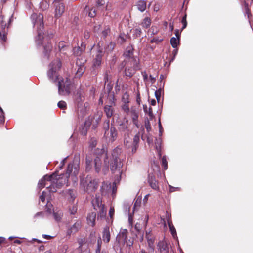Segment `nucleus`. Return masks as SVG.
I'll use <instances>...</instances> for the list:
<instances>
[{"mask_svg": "<svg viewBox=\"0 0 253 253\" xmlns=\"http://www.w3.org/2000/svg\"><path fill=\"white\" fill-rule=\"evenodd\" d=\"M79 170V162L77 160H75L72 163L68 165L65 175L57 178L55 174L50 175V176H52V177L50 181V184L47 187V189L50 192H56L58 189L61 188L64 184H67L68 185V178L70 176L72 180L76 182Z\"/></svg>", "mask_w": 253, "mask_h": 253, "instance_id": "nucleus-1", "label": "nucleus"}, {"mask_svg": "<svg viewBox=\"0 0 253 253\" xmlns=\"http://www.w3.org/2000/svg\"><path fill=\"white\" fill-rule=\"evenodd\" d=\"M61 67V63L59 59L54 60L49 66L47 76L48 79L53 82L58 81L59 94L61 95H67L70 93L71 81L68 78L61 79L59 77L58 71Z\"/></svg>", "mask_w": 253, "mask_h": 253, "instance_id": "nucleus-2", "label": "nucleus"}, {"mask_svg": "<svg viewBox=\"0 0 253 253\" xmlns=\"http://www.w3.org/2000/svg\"><path fill=\"white\" fill-rule=\"evenodd\" d=\"M121 149L116 148L113 150L110 158H109L106 153L102 154L104 156L103 171L105 173L108 171L109 165L113 172L115 173L116 171H118L119 174L121 173L120 169L122 167L123 164L119 157Z\"/></svg>", "mask_w": 253, "mask_h": 253, "instance_id": "nucleus-3", "label": "nucleus"}, {"mask_svg": "<svg viewBox=\"0 0 253 253\" xmlns=\"http://www.w3.org/2000/svg\"><path fill=\"white\" fill-rule=\"evenodd\" d=\"M98 181L89 175L81 178L80 187L88 194L94 192L97 188Z\"/></svg>", "mask_w": 253, "mask_h": 253, "instance_id": "nucleus-4", "label": "nucleus"}, {"mask_svg": "<svg viewBox=\"0 0 253 253\" xmlns=\"http://www.w3.org/2000/svg\"><path fill=\"white\" fill-rule=\"evenodd\" d=\"M31 20L33 26L36 27L38 39L36 38V42L38 45H41V38L42 37V29L43 28V16L42 14L33 13L31 15Z\"/></svg>", "mask_w": 253, "mask_h": 253, "instance_id": "nucleus-5", "label": "nucleus"}, {"mask_svg": "<svg viewBox=\"0 0 253 253\" xmlns=\"http://www.w3.org/2000/svg\"><path fill=\"white\" fill-rule=\"evenodd\" d=\"M101 113L99 112H97L92 116H89L84 122V126L81 132L82 134H86L88 129L91 125H92V127L95 128L101 120Z\"/></svg>", "mask_w": 253, "mask_h": 253, "instance_id": "nucleus-6", "label": "nucleus"}, {"mask_svg": "<svg viewBox=\"0 0 253 253\" xmlns=\"http://www.w3.org/2000/svg\"><path fill=\"white\" fill-rule=\"evenodd\" d=\"M105 130L104 136L109 140V142H114L117 137L118 133L116 128L112 125L109 126V121H107L104 124Z\"/></svg>", "mask_w": 253, "mask_h": 253, "instance_id": "nucleus-7", "label": "nucleus"}, {"mask_svg": "<svg viewBox=\"0 0 253 253\" xmlns=\"http://www.w3.org/2000/svg\"><path fill=\"white\" fill-rule=\"evenodd\" d=\"M8 19L3 16H0V42L3 44L7 40V30L6 29Z\"/></svg>", "mask_w": 253, "mask_h": 253, "instance_id": "nucleus-8", "label": "nucleus"}, {"mask_svg": "<svg viewBox=\"0 0 253 253\" xmlns=\"http://www.w3.org/2000/svg\"><path fill=\"white\" fill-rule=\"evenodd\" d=\"M139 69V66L136 59H132L128 63V65L125 69V75L131 77H132L136 70Z\"/></svg>", "mask_w": 253, "mask_h": 253, "instance_id": "nucleus-9", "label": "nucleus"}, {"mask_svg": "<svg viewBox=\"0 0 253 253\" xmlns=\"http://www.w3.org/2000/svg\"><path fill=\"white\" fill-rule=\"evenodd\" d=\"M101 43L99 42L98 44V49L97 50L95 57L93 61V67L96 68L100 66L101 64L102 58L103 56V48L101 47Z\"/></svg>", "mask_w": 253, "mask_h": 253, "instance_id": "nucleus-10", "label": "nucleus"}, {"mask_svg": "<svg viewBox=\"0 0 253 253\" xmlns=\"http://www.w3.org/2000/svg\"><path fill=\"white\" fill-rule=\"evenodd\" d=\"M139 112V111L138 108L135 106L131 107L130 110L129 111V114L132 118V122L133 124L137 126V128L139 127L138 120Z\"/></svg>", "mask_w": 253, "mask_h": 253, "instance_id": "nucleus-11", "label": "nucleus"}, {"mask_svg": "<svg viewBox=\"0 0 253 253\" xmlns=\"http://www.w3.org/2000/svg\"><path fill=\"white\" fill-rule=\"evenodd\" d=\"M54 2V6H55V16L56 18H59L64 13L65 6L64 4L61 2L55 1Z\"/></svg>", "mask_w": 253, "mask_h": 253, "instance_id": "nucleus-12", "label": "nucleus"}, {"mask_svg": "<svg viewBox=\"0 0 253 253\" xmlns=\"http://www.w3.org/2000/svg\"><path fill=\"white\" fill-rule=\"evenodd\" d=\"M52 176L46 175H44L39 181L38 184V186L39 188H42L45 186H49L50 184V181L52 179Z\"/></svg>", "mask_w": 253, "mask_h": 253, "instance_id": "nucleus-13", "label": "nucleus"}, {"mask_svg": "<svg viewBox=\"0 0 253 253\" xmlns=\"http://www.w3.org/2000/svg\"><path fill=\"white\" fill-rule=\"evenodd\" d=\"M85 61L84 60V62H82L80 59H78L76 61V65L78 67L77 72L76 73V77L80 78L84 73L85 68L84 65V63Z\"/></svg>", "mask_w": 253, "mask_h": 253, "instance_id": "nucleus-14", "label": "nucleus"}, {"mask_svg": "<svg viewBox=\"0 0 253 253\" xmlns=\"http://www.w3.org/2000/svg\"><path fill=\"white\" fill-rule=\"evenodd\" d=\"M127 230L122 229L117 236L116 240L119 244H124L127 239Z\"/></svg>", "mask_w": 253, "mask_h": 253, "instance_id": "nucleus-15", "label": "nucleus"}, {"mask_svg": "<svg viewBox=\"0 0 253 253\" xmlns=\"http://www.w3.org/2000/svg\"><path fill=\"white\" fill-rule=\"evenodd\" d=\"M158 249L160 253H169V247L165 241H160L158 244Z\"/></svg>", "mask_w": 253, "mask_h": 253, "instance_id": "nucleus-16", "label": "nucleus"}, {"mask_svg": "<svg viewBox=\"0 0 253 253\" xmlns=\"http://www.w3.org/2000/svg\"><path fill=\"white\" fill-rule=\"evenodd\" d=\"M81 226H82L81 221L80 220H78L71 227L70 229H69L68 231V232H67L68 234H71L72 233L77 232L81 228Z\"/></svg>", "mask_w": 253, "mask_h": 253, "instance_id": "nucleus-17", "label": "nucleus"}, {"mask_svg": "<svg viewBox=\"0 0 253 253\" xmlns=\"http://www.w3.org/2000/svg\"><path fill=\"white\" fill-rule=\"evenodd\" d=\"M92 203L94 207V209L96 211H97L98 209L100 207L104 206V205L102 204L101 199L99 196H96L95 198L92 200Z\"/></svg>", "mask_w": 253, "mask_h": 253, "instance_id": "nucleus-18", "label": "nucleus"}, {"mask_svg": "<svg viewBox=\"0 0 253 253\" xmlns=\"http://www.w3.org/2000/svg\"><path fill=\"white\" fill-rule=\"evenodd\" d=\"M102 238L104 242L108 243L110 240V232L108 226L104 227L103 231Z\"/></svg>", "mask_w": 253, "mask_h": 253, "instance_id": "nucleus-19", "label": "nucleus"}, {"mask_svg": "<svg viewBox=\"0 0 253 253\" xmlns=\"http://www.w3.org/2000/svg\"><path fill=\"white\" fill-rule=\"evenodd\" d=\"M146 237L147 239V242L148 244V246L150 249V252H154V239L151 235H150V233H148L146 232Z\"/></svg>", "mask_w": 253, "mask_h": 253, "instance_id": "nucleus-20", "label": "nucleus"}, {"mask_svg": "<svg viewBox=\"0 0 253 253\" xmlns=\"http://www.w3.org/2000/svg\"><path fill=\"white\" fill-rule=\"evenodd\" d=\"M96 213L95 212H91L89 213L87 217V223L91 226H93L95 225Z\"/></svg>", "mask_w": 253, "mask_h": 253, "instance_id": "nucleus-21", "label": "nucleus"}, {"mask_svg": "<svg viewBox=\"0 0 253 253\" xmlns=\"http://www.w3.org/2000/svg\"><path fill=\"white\" fill-rule=\"evenodd\" d=\"M93 163L94 164V167L96 172L98 173L101 169V158L97 156L94 160Z\"/></svg>", "mask_w": 253, "mask_h": 253, "instance_id": "nucleus-22", "label": "nucleus"}, {"mask_svg": "<svg viewBox=\"0 0 253 253\" xmlns=\"http://www.w3.org/2000/svg\"><path fill=\"white\" fill-rule=\"evenodd\" d=\"M149 183L151 187L152 188L155 190H159V188L158 186V181L155 179V178H154L152 176H151L149 177Z\"/></svg>", "mask_w": 253, "mask_h": 253, "instance_id": "nucleus-23", "label": "nucleus"}, {"mask_svg": "<svg viewBox=\"0 0 253 253\" xmlns=\"http://www.w3.org/2000/svg\"><path fill=\"white\" fill-rule=\"evenodd\" d=\"M66 195L70 200L73 201L76 197L77 192L75 190L69 189L66 191Z\"/></svg>", "mask_w": 253, "mask_h": 253, "instance_id": "nucleus-24", "label": "nucleus"}, {"mask_svg": "<svg viewBox=\"0 0 253 253\" xmlns=\"http://www.w3.org/2000/svg\"><path fill=\"white\" fill-rule=\"evenodd\" d=\"M98 218L104 219L106 215V209H105L104 206L98 209Z\"/></svg>", "mask_w": 253, "mask_h": 253, "instance_id": "nucleus-25", "label": "nucleus"}, {"mask_svg": "<svg viewBox=\"0 0 253 253\" xmlns=\"http://www.w3.org/2000/svg\"><path fill=\"white\" fill-rule=\"evenodd\" d=\"M92 158L89 156H86L85 159L86 170L89 171L92 168Z\"/></svg>", "mask_w": 253, "mask_h": 253, "instance_id": "nucleus-26", "label": "nucleus"}, {"mask_svg": "<svg viewBox=\"0 0 253 253\" xmlns=\"http://www.w3.org/2000/svg\"><path fill=\"white\" fill-rule=\"evenodd\" d=\"M137 6L139 11L143 12L146 8V2L144 0H140L137 2Z\"/></svg>", "mask_w": 253, "mask_h": 253, "instance_id": "nucleus-27", "label": "nucleus"}, {"mask_svg": "<svg viewBox=\"0 0 253 253\" xmlns=\"http://www.w3.org/2000/svg\"><path fill=\"white\" fill-rule=\"evenodd\" d=\"M128 123L127 121L123 122L119 125L118 127L119 130L120 132H125V133L128 131Z\"/></svg>", "mask_w": 253, "mask_h": 253, "instance_id": "nucleus-28", "label": "nucleus"}, {"mask_svg": "<svg viewBox=\"0 0 253 253\" xmlns=\"http://www.w3.org/2000/svg\"><path fill=\"white\" fill-rule=\"evenodd\" d=\"M155 148L158 152V154L159 157L161 156V140L160 138H156L155 139Z\"/></svg>", "mask_w": 253, "mask_h": 253, "instance_id": "nucleus-29", "label": "nucleus"}, {"mask_svg": "<svg viewBox=\"0 0 253 253\" xmlns=\"http://www.w3.org/2000/svg\"><path fill=\"white\" fill-rule=\"evenodd\" d=\"M143 108L144 112L148 114L150 119L152 120L154 117L152 108H148L146 105H143Z\"/></svg>", "mask_w": 253, "mask_h": 253, "instance_id": "nucleus-30", "label": "nucleus"}, {"mask_svg": "<svg viewBox=\"0 0 253 253\" xmlns=\"http://www.w3.org/2000/svg\"><path fill=\"white\" fill-rule=\"evenodd\" d=\"M104 111L108 118L111 117L113 115V109L111 106L106 105L104 107Z\"/></svg>", "mask_w": 253, "mask_h": 253, "instance_id": "nucleus-31", "label": "nucleus"}, {"mask_svg": "<svg viewBox=\"0 0 253 253\" xmlns=\"http://www.w3.org/2000/svg\"><path fill=\"white\" fill-rule=\"evenodd\" d=\"M115 43L113 42H109L105 47V49L107 53L111 52L114 48Z\"/></svg>", "mask_w": 253, "mask_h": 253, "instance_id": "nucleus-32", "label": "nucleus"}, {"mask_svg": "<svg viewBox=\"0 0 253 253\" xmlns=\"http://www.w3.org/2000/svg\"><path fill=\"white\" fill-rule=\"evenodd\" d=\"M180 39H177L175 37H172L170 39V43L173 48L177 47L179 43Z\"/></svg>", "mask_w": 253, "mask_h": 253, "instance_id": "nucleus-33", "label": "nucleus"}, {"mask_svg": "<svg viewBox=\"0 0 253 253\" xmlns=\"http://www.w3.org/2000/svg\"><path fill=\"white\" fill-rule=\"evenodd\" d=\"M52 45L50 42H48L47 44H43L44 52L47 55L52 49Z\"/></svg>", "mask_w": 253, "mask_h": 253, "instance_id": "nucleus-34", "label": "nucleus"}, {"mask_svg": "<svg viewBox=\"0 0 253 253\" xmlns=\"http://www.w3.org/2000/svg\"><path fill=\"white\" fill-rule=\"evenodd\" d=\"M63 214L61 211H58L57 212H54L53 213V216L55 220L56 221H59L61 219Z\"/></svg>", "mask_w": 253, "mask_h": 253, "instance_id": "nucleus-35", "label": "nucleus"}, {"mask_svg": "<svg viewBox=\"0 0 253 253\" xmlns=\"http://www.w3.org/2000/svg\"><path fill=\"white\" fill-rule=\"evenodd\" d=\"M151 24V19L150 18L146 17L144 19L142 25L143 27L147 28Z\"/></svg>", "mask_w": 253, "mask_h": 253, "instance_id": "nucleus-36", "label": "nucleus"}, {"mask_svg": "<svg viewBox=\"0 0 253 253\" xmlns=\"http://www.w3.org/2000/svg\"><path fill=\"white\" fill-rule=\"evenodd\" d=\"M133 48L132 47H128L126 50V51L124 53V55L126 57H130L133 54Z\"/></svg>", "mask_w": 253, "mask_h": 253, "instance_id": "nucleus-37", "label": "nucleus"}, {"mask_svg": "<svg viewBox=\"0 0 253 253\" xmlns=\"http://www.w3.org/2000/svg\"><path fill=\"white\" fill-rule=\"evenodd\" d=\"M133 36L135 38L139 37L142 33L141 29L140 28L135 29L133 31Z\"/></svg>", "mask_w": 253, "mask_h": 253, "instance_id": "nucleus-38", "label": "nucleus"}, {"mask_svg": "<svg viewBox=\"0 0 253 253\" xmlns=\"http://www.w3.org/2000/svg\"><path fill=\"white\" fill-rule=\"evenodd\" d=\"M162 165L165 170L168 168V163L166 156H163L162 158Z\"/></svg>", "mask_w": 253, "mask_h": 253, "instance_id": "nucleus-39", "label": "nucleus"}, {"mask_svg": "<svg viewBox=\"0 0 253 253\" xmlns=\"http://www.w3.org/2000/svg\"><path fill=\"white\" fill-rule=\"evenodd\" d=\"M58 107L61 109H65L67 107V104L64 101H60L58 103Z\"/></svg>", "mask_w": 253, "mask_h": 253, "instance_id": "nucleus-40", "label": "nucleus"}, {"mask_svg": "<svg viewBox=\"0 0 253 253\" xmlns=\"http://www.w3.org/2000/svg\"><path fill=\"white\" fill-rule=\"evenodd\" d=\"M82 50H81L80 47L79 46L75 47L73 49L74 54L76 56H80L82 53Z\"/></svg>", "mask_w": 253, "mask_h": 253, "instance_id": "nucleus-41", "label": "nucleus"}, {"mask_svg": "<svg viewBox=\"0 0 253 253\" xmlns=\"http://www.w3.org/2000/svg\"><path fill=\"white\" fill-rule=\"evenodd\" d=\"M77 210V207L75 205H73L69 208V211L71 215H74L76 213Z\"/></svg>", "mask_w": 253, "mask_h": 253, "instance_id": "nucleus-42", "label": "nucleus"}, {"mask_svg": "<svg viewBox=\"0 0 253 253\" xmlns=\"http://www.w3.org/2000/svg\"><path fill=\"white\" fill-rule=\"evenodd\" d=\"M110 29L108 27H106L104 30L102 32V36L105 38L110 33Z\"/></svg>", "mask_w": 253, "mask_h": 253, "instance_id": "nucleus-43", "label": "nucleus"}, {"mask_svg": "<svg viewBox=\"0 0 253 253\" xmlns=\"http://www.w3.org/2000/svg\"><path fill=\"white\" fill-rule=\"evenodd\" d=\"M145 127L148 132L151 130V125L148 119L145 121Z\"/></svg>", "mask_w": 253, "mask_h": 253, "instance_id": "nucleus-44", "label": "nucleus"}, {"mask_svg": "<svg viewBox=\"0 0 253 253\" xmlns=\"http://www.w3.org/2000/svg\"><path fill=\"white\" fill-rule=\"evenodd\" d=\"M97 145V141L94 138H92L90 141V147L93 148L96 147Z\"/></svg>", "mask_w": 253, "mask_h": 253, "instance_id": "nucleus-45", "label": "nucleus"}, {"mask_svg": "<svg viewBox=\"0 0 253 253\" xmlns=\"http://www.w3.org/2000/svg\"><path fill=\"white\" fill-rule=\"evenodd\" d=\"M168 224L171 233L172 235L174 236L175 235H176V230L174 226L170 222H169Z\"/></svg>", "mask_w": 253, "mask_h": 253, "instance_id": "nucleus-46", "label": "nucleus"}, {"mask_svg": "<svg viewBox=\"0 0 253 253\" xmlns=\"http://www.w3.org/2000/svg\"><path fill=\"white\" fill-rule=\"evenodd\" d=\"M155 97L159 102L161 95V90L160 89L156 90L155 92Z\"/></svg>", "mask_w": 253, "mask_h": 253, "instance_id": "nucleus-47", "label": "nucleus"}, {"mask_svg": "<svg viewBox=\"0 0 253 253\" xmlns=\"http://www.w3.org/2000/svg\"><path fill=\"white\" fill-rule=\"evenodd\" d=\"M139 140V135L137 134L133 138V144L138 145Z\"/></svg>", "mask_w": 253, "mask_h": 253, "instance_id": "nucleus-48", "label": "nucleus"}, {"mask_svg": "<svg viewBox=\"0 0 253 253\" xmlns=\"http://www.w3.org/2000/svg\"><path fill=\"white\" fill-rule=\"evenodd\" d=\"M101 238H99L97 241V249L96 250V253H100V251L101 250Z\"/></svg>", "mask_w": 253, "mask_h": 253, "instance_id": "nucleus-49", "label": "nucleus"}, {"mask_svg": "<svg viewBox=\"0 0 253 253\" xmlns=\"http://www.w3.org/2000/svg\"><path fill=\"white\" fill-rule=\"evenodd\" d=\"M181 22L183 24V26L182 28V30H183L184 28H185L187 26L186 15H185V16L182 18Z\"/></svg>", "mask_w": 253, "mask_h": 253, "instance_id": "nucleus-50", "label": "nucleus"}, {"mask_svg": "<svg viewBox=\"0 0 253 253\" xmlns=\"http://www.w3.org/2000/svg\"><path fill=\"white\" fill-rule=\"evenodd\" d=\"M104 81L105 82V84H106L109 81V76H108V71H106L104 75Z\"/></svg>", "mask_w": 253, "mask_h": 253, "instance_id": "nucleus-51", "label": "nucleus"}, {"mask_svg": "<svg viewBox=\"0 0 253 253\" xmlns=\"http://www.w3.org/2000/svg\"><path fill=\"white\" fill-rule=\"evenodd\" d=\"M101 27V26L100 24L95 25L94 27V32L96 33H98L99 31H100Z\"/></svg>", "mask_w": 253, "mask_h": 253, "instance_id": "nucleus-52", "label": "nucleus"}, {"mask_svg": "<svg viewBox=\"0 0 253 253\" xmlns=\"http://www.w3.org/2000/svg\"><path fill=\"white\" fill-rule=\"evenodd\" d=\"M88 15L90 17H94L96 15V11L95 9H91L89 12Z\"/></svg>", "mask_w": 253, "mask_h": 253, "instance_id": "nucleus-53", "label": "nucleus"}, {"mask_svg": "<svg viewBox=\"0 0 253 253\" xmlns=\"http://www.w3.org/2000/svg\"><path fill=\"white\" fill-rule=\"evenodd\" d=\"M48 6L49 5L46 1H43L41 3V7L42 9H46Z\"/></svg>", "mask_w": 253, "mask_h": 253, "instance_id": "nucleus-54", "label": "nucleus"}, {"mask_svg": "<svg viewBox=\"0 0 253 253\" xmlns=\"http://www.w3.org/2000/svg\"><path fill=\"white\" fill-rule=\"evenodd\" d=\"M162 41V39H159L158 38H153L151 41V42L152 43H154V42H155V43H159L161 41Z\"/></svg>", "mask_w": 253, "mask_h": 253, "instance_id": "nucleus-55", "label": "nucleus"}, {"mask_svg": "<svg viewBox=\"0 0 253 253\" xmlns=\"http://www.w3.org/2000/svg\"><path fill=\"white\" fill-rule=\"evenodd\" d=\"M123 110L126 112V113H128V112H129V107L128 106V105L127 104H125L123 106Z\"/></svg>", "mask_w": 253, "mask_h": 253, "instance_id": "nucleus-56", "label": "nucleus"}, {"mask_svg": "<svg viewBox=\"0 0 253 253\" xmlns=\"http://www.w3.org/2000/svg\"><path fill=\"white\" fill-rule=\"evenodd\" d=\"M65 46V43L64 42H60L59 43L58 47L60 50L61 49H63Z\"/></svg>", "mask_w": 253, "mask_h": 253, "instance_id": "nucleus-57", "label": "nucleus"}, {"mask_svg": "<svg viewBox=\"0 0 253 253\" xmlns=\"http://www.w3.org/2000/svg\"><path fill=\"white\" fill-rule=\"evenodd\" d=\"M135 229L137 231L139 232L140 231V230L141 229V226L140 224L137 223L135 225Z\"/></svg>", "mask_w": 253, "mask_h": 253, "instance_id": "nucleus-58", "label": "nucleus"}, {"mask_svg": "<svg viewBox=\"0 0 253 253\" xmlns=\"http://www.w3.org/2000/svg\"><path fill=\"white\" fill-rule=\"evenodd\" d=\"M142 75L144 81H146L148 79V75L146 71L142 72Z\"/></svg>", "mask_w": 253, "mask_h": 253, "instance_id": "nucleus-59", "label": "nucleus"}, {"mask_svg": "<svg viewBox=\"0 0 253 253\" xmlns=\"http://www.w3.org/2000/svg\"><path fill=\"white\" fill-rule=\"evenodd\" d=\"M45 192L43 191L42 194L40 196V199L42 202H44L45 198Z\"/></svg>", "mask_w": 253, "mask_h": 253, "instance_id": "nucleus-60", "label": "nucleus"}, {"mask_svg": "<svg viewBox=\"0 0 253 253\" xmlns=\"http://www.w3.org/2000/svg\"><path fill=\"white\" fill-rule=\"evenodd\" d=\"M84 36L85 39H88L90 37V33L88 31H86L84 32Z\"/></svg>", "mask_w": 253, "mask_h": 253, "instance_id": "nucleus-61", "label": "nucleus"}, {"mask_svg": "<svg viewBox=\"0 0 253 253\" xmlns=\"http://www.w3.org/2000/svg\"><path fill=\"white\" fill-rule=\"evenodd\" d=\"M175 34L176 37V38L180 39V32H179V30H176L175 31Z\"/></svg>", "mask_w": 253, "mask_h": 253, "instance_id": "nucleus-62", "label": "nucleus"}, {"mask_svg": "<svg viewBox=\"0 0 253 253\" xmlns=\"http://www.w3.org/2000/svg\"><path fill=\"white\" fill-rule=\"evenodd\" d=\"M114 214V209L113 208H110L109 210V215L111 217H112V216Z\"/></svg>", "mask_w": 253, "mask_h": 253, "instance_id": "nucleus-63", "label": "nucleus"}, {"mask_svg": "<svg viewBox=\"0 0 253 253\" xmlns=\"http://www.w3.org/2000/svg\"><path fill=\"white\" fill-rule=\"evenodd\" d=\"M104 3V0H98L97 2V4L98 5V6H101V5H103Z\"/></svg>", "mask_w": 253, "mask_h": 253, "instance_id": "nucleus-64", "label": "nucleus"}]
</instances>
